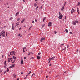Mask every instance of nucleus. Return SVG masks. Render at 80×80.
Instances as JSON below:
<instances>
[{
  "instance_id": "obj_19",
  "label": "nucleus",
  "mask_w": 80,
  "mask_h": 80,
  "mask_svg": "<svg viewBox=\"0 0 80 80\" xmlns=\"http://www.w3.org/2000/svg\"><path fill=\"white\" fill-rule=\"evenodd\" d=\"M15 64L12 65V68L14 67V66H15Z\"/></svg>"
},
{
  "instance_id": "obj_29",
  "label": "nucleus",
  "mask_w": 80,
  "mask_h": 80,
  "mask_svg": "<svg viewBox=\"0 0 80 80\" xmlns=\"http://www.w3.org/2000/svg\"><path fill=\"white\" fill-rule=\"evenodd\" d=\"M13 19V18L12 17L11 18H10V20H12Z\"/></svg>"
},
{
  "instance_id": "obj_57",
  "label": "nucleus",
  "mask_w": 80,
  "mask_h": 80,
  "mask_svg": "<svg viewBox=\"0 0 80 80\" xmlns=\"http://www.w3.org/2000/svg\"><path fill=\"white\" fill-rule=\"evenodd\" d=\"M12 66L10 67V68H12Z\"/></svg>"
},
{
  "instance_id": "obj_50",
  "label": "nucleus",
  "mask_w": 80,
  "mask_h": 80,
  "mask_svg": "<svg viewBox=\"0 0 80 80\" xmlns=\"http://www.w3.org/2000/svg\"><path fill=\"white\" fill-rule=\"evenodd\" d=\"M2 34H3V33H2V32H1V35H2Z\"/></svg>"
},
{
  "instance_id": "obj_60",
  "label": "nucleus",
  "mask_w": 80,
  "mask_h": 80,
  "mask_svg": "<svg viewBox=\"0 0 80 80\" xmlns=\"http://www.w3.org/2000/svg\"><path fill=\"white\" fill-rule=\"evenodd\" d=\"M46 78H48V76H46Z\"/></svg>"
},
{
  "instance_id": "obj_28",
  "label": "nucleus",
  "mask_w": 80,
  "mask_h": 80,
  "mask_svg": "<svg viewBox=\"0 0 80 80\" xmlns=\"http://www.w3.org/2000/svg\"><path fill=\"white\" fill-rule=\"evenodd\" d=\"M12 27H14V28H15V27H14V24H12Z\"/></svg>"
},
{
  "instance_id": "obj_54",
  "label": "nucleus",
  "mask_w": 80,
  "mask_h": 80,
  "mask_svg": "<svg viewBox=\"0 0 80 80\" xmlns=\"http://www.w3.org/2000/svg\"><path fill=\"white\" fill-rule=\"evenodd\" d=\"M26 79V77H25L24 78V79Z\"/></svg>"
},
{
  "instance_id": "obj_16",
  "label": "nucleus",
  "mask_w": 80,
  "mask_h": 80,
  "mask_svg": "<svg viewBox=\"0 0 80 80\" xmlns=\"http://www.w3.org/2000/svg\"><path fill=\"white\" fill-rule=\"evenodd\" d=\"M4 64H5V66H6L7 65L6 61H5V62H4Z\"/></svg>"
},
{
  "instance_id": "obj_35",
  "label": "nucleus",
  "mask_w": 80,
  "mask_h": 80,
  "mask_svg": "<svg viewBox=\"0 0 80 80\" xmlns=\"http://www.w3.org/2000/svg\"><path fill=\"white\" fill-rule=\"evenodd\" d=\"M15 60H14V62H12V64H13L15 62Z\"/></svg>"
},
{
  "instance_id": "obj_39",
  "label": "nucleus",
  "mask_w": 80,
  "mask_h": 80,
  "mask_svg": "<svg viewBox=\"0 0 80 80\" xmlns=\"http://www.w3.org/2000/svg\"><path fill=\"white\" fill-rule=\"evenodd\" d=\"M2 36H3V37H5V34H3L2 35Z\"/></svg>"
},
{
  "instance_id": "obj_5",
  "label": "nucleus",
  "mask_w": 80,
  "mask_h": 80,
  "mask_svg": "<svg viewBox=\"0 0 80 80\" xmlns=\"http://www.w3.org/2000/svg\"><path fill=\"white\" fill-rule=\"evenodd\" d=\"M51 25H52V23L51 22L49 23L48 24V26L49 27H51Z\"/></svg>"
},
{
  "instance_id": "obj_51",
  "label": "nucleus",
  "mask_w": 80,
  "mask_h": 80,
  "mask_svg": "<svg viewBox=\"0 0 80 80\" xmlns=\"http://www.w3.org/2000/svg\"><path fill=\"white\" fill-rule=\"evenodd\" d=\"M4 68H6V66H4Z\"/></svg>"
},
{
  "instance_id": "obj_20",
  "label": "nucleus",
  "mask_w": 80,
  "mask_h": 80,
  "mask_svg": "<svg viewBox=\"0 0 80 80\" xmlns=\"http://www.w3.org/2000/svg\"><path fill=\"white\" fill-rule=\"evenodd\" d=\"M54 34H56L57 32L56 31H54Z\"/></svg>"
},
{
  "instance_id": "obj_18",
  "label": "nucleus",
  "mask_w": 80,
  "mask_h": 80,
  "mask_svg": "<svg viewBox=\"0 0 80 80\" xmlns=\"http://www.w3.org/2000/svg\"><path fill=\"white\" fill-rule=\"evenodd\" d=\"M64 7H62V8H61V11H62L64 9Z\"/></svg>"
},
{
  "instance_id": "obj_6",
  "label": "nucleus",
  "mask_w": 80,
  "mask_h": 80,
  "mask_svg": "<svg viewBox=\"0 0 80 80\" xmlns=\"http://www.w3.org/2000/svg\"><path fill=\"white\" fill-rule=\"evenodd\" d=\"M23 60L22 59L21 61V65H22L23 64Z\"/></svg>"
},
{
  "instance_id": "obj_42",
  "label": "nucleus",
  "mask_w": 80,
  "mask_h": 80,
  "mask_svg": "<svg viewBox=\"0 0 80 80\" xmlns=\"http://www.w3.org/2000/svg\"><path fill=\"white\" fill-rule=\"evenodd\" d=\"M12 53H14V52H15L14 51H12L11 52Z\"/></svg>"
},
{
  "instance_id": "obj_38",
  "label": "nucleus",
  "mask_w": 80,
  "mask_h": 80,
  "mask_svg": "<svg viewBox=\"0 0 80 80\" xmlns=\"http://www.w3.org/2000/svg\"><path fill=\"white\" fill-rule=\"evenodd\" d=\"M67 48H69V46H68V45L67 46Z\"/></svg>"
},
{
  "instance_id": "obj_64",
  "label": "nucleus",
  "mask_w": 80,
  "mask_h": 80,
  "mask_svg": "<svg viewBox=\"0 0 80 80\" xmlns=\"http://www.w3.org/2000/svg\"><path fill=\"white\" fill-rule=\"evenodd\" d=\"M17 80H19V79L18 78L17 79Z\"/></svg>"
},
{
  "instance_id": "obj_47",
  "label": "nucleus",
  "mask_w": 80,
  "mask_h": 80,
  "mask_svg": "<svg viewBox=\"0 0 80 80\" xmlns=\"http://www.w3.org/2000/svg\"><path fill=\"white\" fill-rule=\"evenodd\" d=\"M20 35H21L20 34H19L18 35V36H20Z\"/></svg>"
},
{
  "instance_id": "obj_7",
  "label": "nucleus",
  "mask_w": 80,
  "mask_h": 80,
  "mask_svg": "<svg viewBox=\"0 0 80 80\" xmlns=\"http://www.w3.org/2000/svg\"><path fill=\"white\" fill-rule=\"evenodd\" d=\"M13 76L14 78H16L17 75H15V74H13Z\"/></svg>"
},
{
  "instance_id": "obj_45",
  "label": "nucleus",
  "mask_w": 80,
  "mask_h": 80,
  "mask_svg": "<svg viewBox=\"0 0 80 80\" xmlns=\"http://www.w3.org/2000/svg\"><path fill=\"white\" fill-rule=\"evenodd\" d=\"M34 21H33L32 22V23H34Z\"/></svg>"
},
{
  "instance_id": "obj_25",
  "label": "nucleus",
  "mask_w": 80,
  "mask_h": 80,
  "mask_svg": "<svg viewBox=\"0 0 80 80\" xmlns=\"http://www.w3.org/2000/svg\"><path fill=\"white\" fill-rule=\"evenodd\" d=\"M34 6H37V4L36 3H35V4H34Z\"/></svg>"
},
{
  "instance_id": "obj_4",
  "label": "nucleus",
  "mask_w": 80,
  "mask_h": 80,
  "mask_svg": "<svg viewBox=\"0 0 80 80\" xmlns=\"http://www.w3.org/2000/svg\"><path fill=\"white\" fill-rule=\"evenodd\" d=\"M45 40V38H41V42H42L43 40Z\"/></svg>"
},
{
  "instance_id": "obj_27",
  "label": "nucleus",
  "mask_w": 80,
  "mask_h": 80,
  "mask_svg": "<svg viewBox=\"0 0 80 80\" xmlns=\"http://www.w3.org/2000/svg\"><path fill=\"white\" fill-rule=\"evenodd\" d=\"M2 32H3V33H4H4H5V32L4 31H3Z\"/></svg>"
},
{
  "instance_id": "obj_2",
  "label": "nucleus",
  "mask_w": 80,
  "mask_h": 80,
  "mask_svg": "<svg viewBox=\"0 0 80 80\" xmlns=\"http://www.w3.org/2000/svg\"><path fill=\"white\" fill-rule=\"evenodd\" d=\"M36 57H37V59L38 60L40 59L41 57L40 56H37Z\"/></svg>"
},
{
  "instance_id": "obj_13",
  "label": "nucleus",
  "mask_w": 80,
  "mask_h": 80,
  "mask_svg": "<svg viewBox=\"0 0 80 80\" xmlns=\"http://www.w3.org/2000/svg\"><path fill=\"white\" fill-rule=\"evenodd\" d=\"M53 60V59L52 58H51L49 59L48 60H49V61H51V60Z\"/></svg>"
},
{
  "instance_id": "obj_37",
  "label": "nucleus",
  "mask_w": 80,
  "mask_h": 80,
  "mask_svg": "<svg viewBox=\"0 0 80 80\" xmlns=\"http://www.w3.org/2000/svg\"><path fill=\"white\" fill-rule=\"evenodd\" d=\"M52 58L53 59H54L55 58V57H52Z\"/></svg>"
},
{
  "instance_id": "obj_53",
  "label": "nucleus",
  "mask_w": 80,
  "mask_h": 80,
  "mask_svg": "<svg viewBox=\"0 0 80 80\" xmlns=\"http://www.w3.org/2000/svg\"><path fill=\"white\" fill-rule=\"evenodd\" d=\"M28 75L27 74V75H26V77H28Z\"/></svg>"
},
{
  "instance_id": "obj_43",
  "label": "nucleus",
  "mask_w": 80,
  "mask_h": 80,
  "mask_svg": "<svg viewBox=\"0 0 80 80\" xmlns=\"http://www.w3.org/2000/svg\"><path fill=\"white\" fill-rule=\"evenodd\" d=\"M33 57H32V58H31V59H32L33 58Z\"/></svg>"
},
{
  "instance_id": "obj_40",
  "label": "nucleus",
  "mask_w": 80,
  "mask_h": 80,
  "mask_svg": "<svg viewBox=\"0 0 80 80\" xmlns=\"http://www.w3.org/2000/svg\"><path fill=\"white\" fill-rule=\"evenodd\" d=\"M9 71V69H8L7 70V72H8Z\"/></svg>"
},
{
  "instance_id": "obj_23",
  "label": "nucleus",
  "mask_w": 80,
  "mask_h": 80,
  "mask_svg": "<svg viewBox=\"0 0 80 80\" xmlns=\"http://www.w3.org/2000/svg\"><path fill=\"white\" fill-rule=\"evenodd\" d=\"M75 22L76 23H78V21H75Z\"/></svg>"
},
{
  "instance_id": "obj_49",
  "label": "nucleus",
  "mask_w": 80,
  "mask_h": 80,
  "mask_svg": "<svg viewBox=\"0 0 80 80\" xmlns=\"http://www.w3.org/2000/svg\"><path fill=\"white\" fill-rule=\"evenodd\" d=\"M66 16H65V18H64V19H66Z\"/></svg>"
},
{
  "instance_id": "obj_48",
  "label": "nucleus",
  "mask_w": 80,
  "mask_h": 80,
  "mask_svg": "<svg viewBox=\"0 0 80 80\" xmlns=\"http://www.w3.org/2000/svg\"><path fill=\"white\" fill-rule=\"evenodd\" d=\"M12 53V52H10V55H12V54H11Z\"/></svg>"
},
{
  "instance_id": "obj_14",
  "label": "nucleus",
  "mask_w": 80,
  "mask_h": 80,
  "mask_svg": "<svg viewBox=\"0 0 80 80\" xmlns=\"http://www.w3.org/2000/svg\"><path fill=\"white\" fill-rule=\"evenodd\" d=\"M72 24H73V25H76V22L73 21V22H72Z\"/></svg>"
},
{
  "instance_id": "obj_46",
  "label": "nucleus",
  "mask_w": 80,
  "mask_h": 80,
  "mask_svg": "<svg viewBox=\"0 0 80 80\" xmlns=\"http://www.w3.org/2000/svg\"><path fill=\"white\" fill-rule=\"evenodd\" d=\"M24 49H26V48H23V50H24Z\"/></svg>"
},
{
  "instance_id": "obj_3",
  "label": "nucleus",
  "mask_w": 80,
  "mask_h": 80,
  "mask_svg": "<svg viewBox=\"0 0 80 80\" xmlns=\"http://www.w3.org/2000/svg\"><path fill=\"white\" fill-rule=\"evenodd\" d=\"M63 15L60 16H59V18L60 19H62L63 18Z\"/></svg>"
},
{
  "instance_id": "obj_34",
  "label": "nucleus",
  "mask_w": 80,
  "mask_h": 80,
  "mask_svg": "<svg viewBox=\"0 0 80 80\" xmlns=\"http://www.w3.org/2000/svg\"><path fill=\"white\" fill-rule=\"evenodd\" d=\"M31 54V52H30L28 54V56H29Z\"/></svg>"
},
{
  "instance_id": "obj_10",
  "label": "nucleus",
  "mask_w": 80,
  "mask_h": 80,
  "mask_svg": "<svg viewBox=\"0 0 80 80\" xmlns=\"http://www.w3.org/2000/svg\"><path fill=\"white\" fill-rule=\"evenodd\" d=\"M25 19H23V20H22L21 22V23H23L24 22V21H25Z\"/></svg>"
},
{
  "instance_id": "obj_44",
  "label": "nucleus",
  "mask_w": 80,
  "mask_h": 80,
  "mask_svg": "<svg viewBox=\"0 0 80 80\" xmlns=\"http://www.w3.org/2000/svg\"><path fill=\"white\" fill-rule=\"evenodd\" d=\"M12 55H14V56H15V53H12Z\"/></svg>"
},
{
  "instance_id": "obj_58",
  "label": "nucleus",
  "mask_w": 80,
  "mask_h": 80,
  "mask_svg": "<svg viewBox=\"0 0 80 80\" xmlns=\"http://www.w3.org/2000/svg\"><path fill=\"white\" fill-rule=\"evenodd\" d=\"M21 28H20L19 29V30H21Z\"/></svg>"
},
{
  "instance_id": "obj_56",
  "label": "nucleus",
  "mask_w": 80,
  "mask_h": 80,
  "mask_svg": "<svg viewBox=\"0 0 80 80\" xmlns=\"http://www.w3.org/2000/svg\"><path fill=\"white\" fill-rule=\"evenodd\" d=\"M24 59H26V57H24Z\"/></svg>"
},
{
  "instance_id": "obj_21",
  "label": "nucleus",
  "mask_w": 80,
  "mask_h": 80,
  "mask_svg": "<svg viewBox=\"0 0 80 80\" xmlns=\"http://www.w3.org/2000/svg\"><path fill=\"white\" fill-rule=\"evenodd\" d=\"M8 62H10V59L9 58H8Z\"/></svg>"
},
{
  "instance_id": "obj_24",
  "label": "nucleus",
  "mask_w": 80,
  "mask_h": 80,
  "mask_svg": "<svg viewBox=\"0 0 80 80\" xmlns=\"http://www.w3.org/2000/svg\"><path fill=\"white\" fill-rule=\"evenodd\" d=\"M80 5V3L79 2H78V5L79 6Z\"/></svg>"
},
{
  "instance_id": "obj_59",
  "label": "nucleus",
  "mask_w": 80,
  "mask_h": 80,
  "mask_svg": "<svg viewBox=\"0 0 80 80\" xmlns=\"http://www.w3.org/2000/svg\"><path fill=\"white\" fill-rule=\"evenodd\" d=\"M31 54H33V53L32 52H31Z\"/></svg>"
},
{
  "instance_id": "obj_41",
  "label": "nucleus",
  "mask_w": 80,
  "mask_h": 80,
  "mask_svg": "<svg viewBox=\"0 0 80 80\" xmlns=\"http://www.w3.org/2000/svg\"><path fill=\"white\" fill-rule=\"evenodd\" d=\"M42 6H41V7H40V9H42Z\"/></svg>"
},
{
  "instance_id": "obj_22",
  "label": "nucleus",
  "mask_w": 80,
  "mask_h": 80,
  "mask_svg": "<svg viewBox=\"0 0 80 80\" xmlns=\"http://www.w3.org/2000/svg\"><path fill=\"white\" fill-rule=\"evenodd\" d=\"M46 17L44 18V19H43V22H44V20L46 19Z\"/></svg>"
},
{
  "instance_id": "obj_62",
  "label": "nucleus",
  "mask_w": 80,
  "mask_h": 80,
  "mask_svg": "<svg viewBox=\"0 0 80 80\" xmlns=\"http://www.w3.org/2000/svg\"><path fill=\"white\" fill-rule=\"evenodd\" d=\"M3 57H4V55H3L2 56V58H3Z\"/></svg>"
},
{
  "instance_id": "obj_32",
  "label": "nucleus",
  "mask_w": 80,
  "mask_h": 80,
  "mask_svg": "<svg viewBox=\"0 0 80 80\" xmlns=\"http://www.w3.org/2000/svg\"><path fill=\"white\" fill-rule=\"evenodd\" d=\"M41 54V53L40 52H39V53H38V55H40Z\"/></svg>"
},
{
  "instance_id": "obj_31",
  "label": "nucleus",
  "mask_w": 80,
  "mask_h": 80,
  "mask_svg": "<svg viewBox=\"0 0 80 80\" xmlns=\"http://www.w3.org/2000/svg\"><path fill=\"white\" fill-rule=\"evenodd\" d=\"M19 24H17L16 25L15 27H16V26H18V25H19Z\"/></svg>"
},
{
  "instance_id": "obj_1",
  "label": "nucleus",
  "mask_w": 80,
  "mask_h": 80,
  "mask_svg": "<svg viewBox=\"0 0 80 80\" xmlns=\"http://www.w3.org/2000/svg\"><path fill=\"white\" fill-rule=\"evenodd\" d=\"M77 12H78V14H79L80 13V11L79 10V8H77Z\"/></svg>"
},
{
  "instance_id": "obj_12",
  "label": "nucleus",
  "mask_w": 80,
  "mask_h": 80,
  "mask_svg": "<svg viewBox=\"0 0 80 80\" xmlns=\"http://www.w3.org/2000/svg\"><path fill=\"white\" fill-rule=\"evenodd\" d=\"M19 13V12H18L16 14V16H17L18 15Z\"/></svg>"
},
{
  "instance_id": "obj_52",
  "label": "nucleus",
  "mask_w": 80,
  "mask_h": 80,
  "mask_svg": "<svg viewBox=\"0 0 80 80\" xmlns=\"http://www.w3.org/2000/svg\"><path fill=\"white\" fill-rule=\"evenodd\" d=\"M20 20V19L19 18H18V21Z\"/></svg>"
},
{
  "instance_id": "obj_15",
  "label": "nucleus",
  "mask_w": 80,
  "mask_h": 80,
  "mask_svg": "<svg viewBox=\"0 0 80 80\" xmlns=\"http://www.w3.org/2000/svg\"><path fill=\"white\" fill-rule=\"evenodd\" d=\"M65 32H66L67 33H68V30L67 29L65 30Z\"/></svg>"
},
{
  "instance_id": "obj_17",
  "label": "nucleus",
  "mask_w": 80,
  "mask_h": 80,
  "mask_svg": "<svg viewBox=\"0 0 80 80\" xmlns=\"http://www.w3.org/2000/svg\"><path fill=\"white\" fill-rule=\"evenodd\" d=\"M59 15L60 16H63V15H62V13L60 12H59Z\"/></svg>"
},
{
  "instance_id": "obj_36",
  "label": "nucleus",
  "mask_w": 80,
  "mask_h": 80,
  "mask_svg": "<svg viewBox=\"0 0 80 80\" xmlns=\"http://www.w3.org/2000/svg\"><path fill=\"white\" fill-rule=\"evenodd\" d=\"M21 74H23V72H21Z\"/></svg>"
},
{
  "instance_id": "obj_63",
  "label": "nucleus",
  "mask_w": 80,
  "mask_h": 80,
  "mask_svg": "<svg viewBox=\"0 0 80 80\" xmlns=\"http://www.w3.org/2000/svg\"><path fill=\"white\" fill-rule=\"evenodd\" d=\"M35 21L36 22H37V20L36 19H35Z\"/></svg>"
},
{
  "instance_id": "obj_26",
  "label": "nucleus",
  "mask_w": 80,
  "mask_h": 80,
  "mask_svg": "<svg viewBox=\"0 0 80 80\" xmlns=\"http://www.w3.org/2000/svg\"><path fill=\"white\" fill-rule=\"evenodd\" d=\"M71 13L72 14L73 13V11L72 10L71 11Z\"/></svg>"
},
{
  "instance_id": "obj_9",
  "label": "nucleus",
  "mask_w": 80,
  "mask_h": 80,
  "mask_svg": "<svg viewBox=\"0 0 80 80\" xmlns=\"http://www.w3.org/2000/svg\"><path fill=\"white\" fill-rule=\"evenodd\" d=\"M31 71H30L29 73V72H28L27 74H28V75H29L31 73Z\"/></svg>"
},
{
  "instance_id": "obj_33",
  "label": "nucleus",
  "mask_w": 80,
  "mask_h": 80,
  "mask_svg": "<svg viewBox=\"0 0 80 80\" xmlns=\"http://www.w3.org/2000/svg\"><path fill=\"white\" fill-rule=\"evenodd\" d=\"M14 27L13 28H12V30H14Z\"/></svg>"
},
{
  "instance_id": "obj_11",
  "label": "nucleus",
  "mask_w": 80,
  "mask_h": 80,
  "mask_svg": "<svg viewBox=\"0 0 80 80\" xmlns=\"http://www.w3.org/2000/svg\"><path fill=\"white\" fill-rule=\"evenodd\" d=\"M13 58L14 59L16 60V58L14 56H13Z\"/></svg>"
},
{
  "instance_id": "obj_30",
  "label": "nucleus",
  "mask_w": 80,
  "mask_h": 80,
  "mask_svg": "<svg viewBox=\"0 0 80 80\" xmlns=\"http://www.w3.org/2000/svg\"><path fill=\"white\" fill-rule=\"evenodd\" d=\"M44 26H45V25L44 24L43 25H42V28H43Z\"/></svg>"
},
{
  "instance_id": "obj_55",
  "label": "nucleus",
  "mask_w": 80,
  "mask_h": 80,
  "mask_svg": "<svg viewBox=\"0 0 80 80\" xmlns=\"http://www.w3.org/2000/svg\"><path fill=\"white\" fill-rule=\"evenodd\" d=\"M50 62V61H49V62H48V64Z\"/></svg>"
},
{
  "instance_id": "obj_8",
  "label": "nucleus",
  "mask_w": 80,
  "mask_h": 80,
  "mask_svg": "<svg viewBox=\"0 0 80 80\" xmlns=\"http://www.w3.org/2000/svg\"><path fill=\"white\" fill-rule=\"evenodd\" d=\"M72 11H73L74 12H76V10H75L74 9L72 8Z\"/></svg>"
},
{
  "instance_id": "obj_61",
  "label": "nucleus",
  "mask_w": 80,
  "mask_h": 80,
  "mask_svg": "<svg viewBox=\"0 0 80 80\" xmlns=\"http://www.w3.org/2000/svg\"><path fill=\"white\" fill-rule=\"evenodd\" d=\"M1 35H0V38H1Z\"/></svg>"
}]
</instances>
